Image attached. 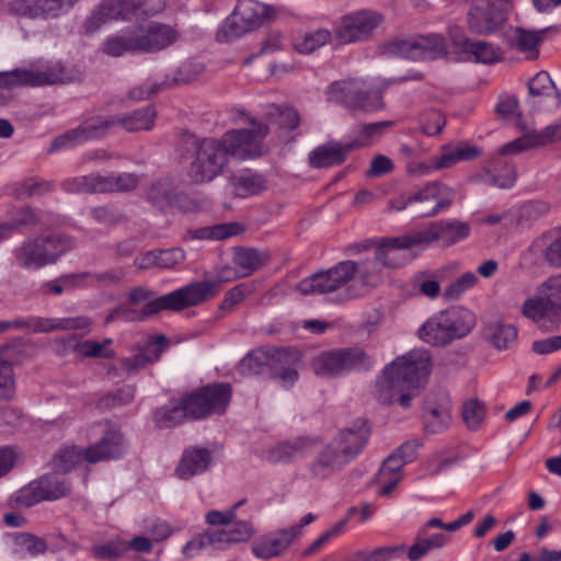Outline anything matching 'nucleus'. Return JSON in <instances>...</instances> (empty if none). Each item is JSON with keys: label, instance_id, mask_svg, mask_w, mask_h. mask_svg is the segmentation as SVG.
Wrapping results in <instances>:
<instances>
[{"label": "nucleus", "instance_id": "nucleus-18", "mask_svg": "<svg viewBox=\"0 0 561 561\" xmlns=\"http://www.w3.org/2000/svg\"><path fill=\"white\" fill-rule=\"evenodd\" d=\"M26 70L28 87L67 84L80 81L83 77L77 67L61 61L35 64Z\"/></svg>", "mask_w": 561, "mask_h": 561}, {"label": "nucleus", "instance_id": "nucleus-33", "mask_svg": "<svg viewBox=\"0 0 561 561\" xmlns=\"http://www.w3.org/2000/svg\"><path fill=\"white\" fill-rule=\"evenodd\" d=\"M210 462L211 455L208 449L194 446L187 447L182 454L175 473L180 479L188 480L196 474L205 472Z\"/></svg>", "mask_w": 561, "mask_h": 561}, {"label": "nucleus", "instance_id": "nucleus-19", "mask_svg": "<svg viewBox=\"0 0 561 561\" xmlns=\"http://www.w3.org/2000/svg\"><path fill=\"white\" fill-rule=\"evenodd\" d=\"M90 320L85 317L53 319L31 317L27 320L0 321V334L14 329H30L34 333L85 329Z\"/></svg>", "mask_w": 561, "mask_h": 561}, {"label": "nucleus", "instance_id": "nucleus-48", "mask_svg": "<svg viewBox=\"0 0 561 561\" xmlns=\"http://www.w3.org/2000/svg\"><path fill=\"white\" fill-rule=\"evenodd\" d=\"M102 194L125 193L135 190L139 183L138 176L134 173H111L101 175Z\"/></svg>", "mask_w": 561, "mask_h": 561}, {"label": "nucleus", "instance_id": "nucleus-6", "mask_svg": "<svg viewBox=\"0 0 561 561\" xmlns=\"http://www.w3.org/2000/svg\"><path fill=\"white\" fill-rule=\"evenodd\" d=\"M72 248L71 239L65 236H48L26 239L14 250L16 264L24 270H38L55 263Z\"/></svg>", "mask_w": 561, "mask_h": 561}, {"label": "nucleus", "instance_id": "nucleus-37", "mask_svg": "<svg viewBox=\"0 0 561 561\" xmlns=\"http://www.w3.org/2000/svg\"><path fill=\"white\" fill-rule=\"evenodd\" d=\"M300 354L296 350L282 348L276 351L272 377L282 381L284 387L293 385L298 379L296 364Z\"/></svg>", "mask_w": 561, "mask_h": 561}, {"label": "nucleus", "instance_id": "nucleus-10", "mask_svg": "<svg viewBox=\"0 0 561 561\" xmlns=\"http://www.w3.org/2000/svg\"><path fill=\"white\" fill-rule=\"evenodd\" d=\"M268 19L270 10L265 4L255 0H239L217 36L220 41H232L260 27Z\"/></svg>", "mask_w": 561, "mask_h": 561}, {"label": "nucleus", "instance_id": "nucleus-39", "mask_svg": "<svg viewBox=\"0 0 561 561\" xmlns=\"http://www.w3.org/2000/svg\"><path fill=\"white\" fill-rule=\"evenodd\" d=\"M201 389L210 415L225 413L232 397L231 386L229 383H210Z\"/></svg>", "mask_w": 561, "mask_h": 561}, {"label": "nucleus", "instance_id": "nucleus-59", "mask_svg": "<svg viewBox=\"0 0 561 561\" xmlns=\"http://www.w3.org/2000/svg\"><path fill=\"white\" fill-rule=\"evenodd\" d=\"M528 149L543 147L561 140V125H550L540 131H529L524 135Z\"/></svg>", "mask_w": 561, "mask_h": 561}, {"label": "nucleus", "instance_id": "nucleus-50", "mask_svg": "<svg viewBox=\"0 0 561 561\" xmlns=\"http://www.w3.org/2000/svg\"><path fill=\"white\" fill-rule=\"evenodd\" d=\"M476 62L494 64L503 58V53L499 46L484 41H472L465 51Z\"/></svg>", "mask_w": 561, "mask_h": 561}, {"label": "nucleus", "instance_id": "nucleus-13", "mask_svg": "<svg viewBox=\"0 0 561 561\" xmlns=\"http://www.w3.org/2000/svg\"><path fill=\"white\" fill-rule=\"evenodd\" d=\"M268 134V126L252 121L251 128L233 129L222 135L230 158L240 160L261 157L265 152L264 138Z\"/></svg>", "mask_w": 561, "mask_h": 561}, {"label": "nucleus", "instance_id": "nucleus-34", "mask_svg": "<svg viewBox=\"0 0 561 561\" xmlns=\"http://www.w3.org/2000/svg\"><path fill=\"white\" fill-rule=\"evenodd\" d=\"M270 261L271 254L267 251L242 247L233 249L232 264L239 270V275L242 277L252 275Z\"/></svg>", "mask_w": 561, "mask_h": 561}, {"label": "nucleus", "instance_id": "nucleus-62", "mask_svg": "<svg viewBox=\"0 0 561 561\" xmlns=\"http://www.w3.org/2000/svg\"><path fill=\"white\" fill-rule=\"evenodd\" d=\"M238 224H221L214 227H205L190 231L192 239H214L222 240L232 236L238 234Z\"/></svg>", "mask_w": 561, "mask_h": 561}, {"label": "nucleus", "instance_id": "nucleus-26", "mask_svg": "<svg viewBox=\"0 0 561 561\" xmlns=\"http://www.w3.org/2000/svg\"><path fill=\"white\" fill-rule=\"evenodd\" d=\"M318 440L309 436H298L277 443L266 450V460L271 463H289L302 458L317 446Z\"/></svg>", "mask_w": 561, "mask_h": 561}, {"label": "nucleus", "instance_id": "nucleus-51", "mask_svg": "<svg viewBox=\"0 0 561 561\" xmlns=\"http://www.w3.org/2000/svg\"><path fill=\"white\" fill-rule=\"evenodd\" d=\"M16 381L13 364L3 357L0 350V401H11L15 398Z\"/></svg>", "mask_w": 561, "mask_h": 561}, {"label": "nucleus", "instance_id": "nucleus-25", "mask_svg": "<svg viewBox=\"0 0 561 561\" xmlns=\"http://www.w3.org/2000/svg\"><path fill=\"white\" fill-rule=\"evenodd\" d=\"M138 51L153 53L161 50L178 39V32L170 25L152 23L147 27L134 28Z\"/></svg>", "mask_w": 561, "mask_h": 561}, {"label": "nucleus", "instance_id": "nucleus-47", "mask_svg": "<svg viewBox=\"0 0 561 561\" xmlns=\"http://www.w3.org/2000/svg\"><path fill=\"white\" fill-rule=\"evenodd\" d=\"M529 95L533 105L538 106L547 98H552L556 93V85L547 71H539L528 82Z\"/></svg>", "mask_w": 561, "mask_h": 561}, {"label": "nucleus", "instance_id": "nucleus-63", "mask_svg": "<svg viewBox=\"0 0 561 561\" xmlns=\"http://www.w3.org/2000/svg\"><path fill=\"white\" fill-rule=\"evenodd\" d=\"M147 197L153 205L163 209L172 205L174 191L169 182L158 181L151 184Z\"/></svg>", "mask_w": 561, "mask_h": 561}, {"label": "nucleus", "instance_id": "nucleus-46", "mask_svg": "<svg viewBox=\"0 0 561 561\" xmlns=\"http://www.w3.org/2000/svg\"><path fill=\"white\" fill-rule=\"evenodd\" d=\"M102 51L112 57H121L125 53L138 51L134 28L130 32L107 37L102 45Z\"/></svg>", "mask_w": 561, "mask_h": 561}, {"label": "nucleus", "instance_id": "nucleus-56", "mask_svg": "<svg viewBox=\"0 0 561 561\" xmlns=\"http://www.w3.org/2000/svg\"><path fill=\"white\" fill-rule=\"evenodd\" d=\"M84 460V449L69 446L60 449L54 458V467L64 473L71 471Z\"/></svg>", "mask_w": 561, "mask_h": 561}, {"label": "nucleus", "instance_id": "nucleus-29", "mask_svg": "<svg viewBox=\"0 0 561 561\" xmlns=\"http://www.w3.org/2000/svg\"><path fill=\"white\" fill-rule=\"evenodd\" d=\"M528 252L541 264L561 270V230L542 233L531 242Z\"/></svg>", "mask_w": 561, "mask_h": 561}, {"label": "nucleus", "instance_id": "nucleus-41", "mask_svg": "<svg viewBox=\"0 0 561 561\" xmlns=\"http://www.w3.org/2000/svg\"><path fill=\"white\" fill-rule=\"evenodd\" d=\"M190 419L186 409L181 400L173 401L168 405L157 409L153 420L159 428H171L182 424Z\"/></svg>", "mask_w": 561, "mask_h": 561}, {"label": "nucleus", "instance_id": "nucleus-52", "mask_svg": "<svg viewBox=\"0 0 561 561\" xmlns=\"http://www.w3.org/2000/svg\"><path fill=\"white\" fill-rule=\"evenodd\" d=\"M488 339L497 350L508 348L517 340V328L513 324H492L489 327Z\"/></svg>", "mask_w": 561, "mask_h": 561}, {"label": "nucleus", "instance_id": "nucleus-45", "mask_svg": "<svg viewBox=\"0 0 561 561\" xmlns=\"http://www.w3.org/2000/svg\"><path fill=\"white\" fill-rule=\"evenodd\" d=\"M116 19L130 20L133 18L152 14L146 5V0H105Z\"/></svg>", "mask_w": 561, "mask_h": 561}, {"label": "nucleus", "instance_id": "nucleus-57", "mask_svg": "<svg viewBox=\"0 0 561 561\" xmlns=\"http://www.w3.org/2000/svg\"><path fill=\"white\" fill-rule=\"evenodd\" d=\"M412 287L419 294L434 299L440 293L438 277L427 271L416 273L412 278Z\"/></svg>", "mask_w": 561, "mask_h": 561}, {"label": "nucleus", "instance_id": "nucleus-3", "mask_svg": "<svg viewBox=\"0 0 561 561\" xmlns=\"http://www.w3.org/2000/svg\"><path fill=\"white\" fill-rule=\"evenodd\" d=\"M242 278L239 270L232 266H222L217 271L214 279L191 283L184 287L175 289L169 294L158 297V299L149 302L144 314H158L160 311H182L190 307L198 306L217 296L221 284Z\"/></svg>", "mask_w": 561, "mask_h": 561}, {"label": "nucleus", "instance_id": "nucleus-15", "mask_svg": "<svg viewBox=\"0 0 561 561\" xmlns=\"http://www.w3.org/2000/svg\"><path fill=\"white\" fill-rule=\"evenodd\" d=\"M116 126L117 119L115 116H98L85 119L77 128L56 137L48 151L54 152L61 148L73 147L84 141L102 138Z\"/></svg>", "mask_w": 561, "mask_h": 561}, {"label": "nucleus", "instance_id": "nucleus-20", "mask_svg": "<svg viewBox=\"0 0 561 561\" xmlns=\"http://www.w3.org/2000/svg\"><path fill=\"white\" fill-rule=\"evenodd\" d=\"M252 533L253 529L249 523L237 520L234 517L225 528L207 531L190 540L184 548V552L191 556L192 550H199L207 545L247 541Z\"/></svg>", "mask_w": 561, "mask_h": 561}, {"label": "nucleus", "instance_id": "nucleus-12", "mask_svg": "<svg viewBox=\"0 0 561 561\" xmlns=\"http://www.w3.org/2000/svg\"><path fill=\"white\" fill-rule=\"evenodd\" d=\"M330 100L352 110L373 111L381 106V95L364 80L347 79L335 81L328 88Z\"/></svg>", "mask_w": 561, "mask_h": 561}, {"label": "nucleus", "instance_id": "nucleus-1", "mask_svg": "<svg viewBox=\"0 0 561 561\" xmlns=\"http://www.w3.org/2000/svg\"><path fill=\"white\" fill-rule=\"evenodd\" d=\"M383 266L374 255L363 261L345 260L301 279L296 290L304 295L341 291V301L364 296L385 278Z\"/></svg>", "mask_w": 561, "mask_h": 561}, {"label": "nucleus", "instance_id": "nucleus-16", "mask_svg": "<svg viewBox=\"0 0 561 561\" xmlns=\"http://www.w3.org/2000/svg\"><path fill=\"white\" fill-rule=\"evenodd\" d=\"M416 245H421L416 232L396 238H380L376 240L374 255L383 268H399L409 262L407 251Z\"/></svg>", "mask_w": 561, "mask_h": 561}, {"label": "nucleus", "instance_id": "nucleus-43", "mask_svg": "<svg viewBox=\"0 0 561 561\" xmlns=\"http://www.w3.org/2000/svg\"><path fill=\"white\" fill-rule=\"evenodd\" d=\"M548 31H556V27H549L540 31L517 28L513 37V46L520 53L529 54V58H537L538 46L542 41V34Z\"/></svg>", "mask_w": 561, "mask_h": 561}, {"label": "nucleus", "instance_id": "nucleus-49", "mask_svg": "<svg viewBox=\"0 0 561 561\" xmlns=\"http://www.w3.org/2000/svg\"><path fill=\"white\" fill-rule=\"evenodd\" d=\"M333 33L327 28H319L297 36L294 41L295 48L302 54H310L324 46L332 39Z\"/></svg>", "mask_w": 561, "mask_h": 561}, {"label": "nucleus", "instance_id": "nucleus-36", "mask_svg": "<svg viewBox=\"0 0 561 561\" xmlns=\"http://www.w3.org/2000/svg\"><path fill=\"white\" fill-rule=\"evenodd\" d=\"M185 260V252L180 248L167 250H152L136 259V265L140 270L172 268Z\"/></svg>", "mask_w": 561, "mask_h": 561}, {"label": "nucleus", "instance_id": "nucleus-4", "mask_svg": "<svg viewBox=\"0 0 561 561\" xmlns=\"http://www.w3.org/2000/svg\"><path fill=\"white\" fill-rule=\"evenodd\" d=\"M520 313L542 332L558 331L561 327V273L540 283L536 293L523 302Z\"/></svg>", "mask_w": 561, "mask_h": 561}, {"label": "nucleus", "instance_id": "nucleus-28", "mask_svg": "<svg viewBox=\"0 0 561 561\" xmlns=\"http://www.w3.org/2000/svg\"><path fill=\"white\" fill-rule=\"evenodd\" d=\"M346 465L347 462L341 458L336 449L328 444L319 455L307 465L304 478L308 481H323L341 471Z\"/></svg>", "mask_w": 561, "mask_h": 561}, {"label": "nucleus", "instance_id": "nucleus-44", "mask_svg": "<svg viewBox=\"0 0 561 561\" xmlns=\"http://www.w3.org/2000/svg\"><path fill=\"white\" fill-rule=\"evenodd\" d=\"M61 187L70 194H102L100 173H91L68 179L62 182Z\"/></svg>", "mask_w": 561, "mask_h": 561}, {"label": "nucleus", "instance_id": "nucleus-9", "mask_svg": "<svg viewBox=\"0 0 561 561\" xmlns=\"http://www.w3.org/2000/svg\"><path fill=\"white\" fill-rule=\"evenodd\" d=\"M371 357L358 347L323 352L311 362L312 370L321 377H333L354 369H368Z\"/></svg>", "mask_w": 561, "mask_h": 561}, {"label": "nucleus", "instance_id": "nucleus-14", "mask_svg": "<svg viewBox=\"0 0 561 561\" xmlns=\"http://www.w3.org/2000/svg\"><path fill=\"white\" fill-rule=\"evenodd\" d=\"M69 481L56 473L45 474L22 488L15 497L19 505L31 507L43 501H54L70 493Z\"/></svg>", "mask_w": 561, "mask_h": 561}, {"label": "nucleus", "instance_id": "nucleus-8", "mask_svg": "<svg viewBox=\"0 0 561 561\" xmlns=\"http://www.w3.org/2000/svg\"><path fill=\"white\" fill-rule=\"evenodd\" d=\"M454 199V192L447 185L433 182L426 184L408 197L401 196L391 201V207L397 210L409 208L416 217H431L442 209L449 207Z\"/></svg>", "mask_w": 561, "mask_h": 561}, {"label": "nucleus", "instance_id": "nucleus-23", "mask_svg": "<svg viewBox=\"0 0 561 561\" xmlns=\"http://www.w3.org/2000/svg\"><path fill=\"white\" fill-rule=\"evenodd\" d=\"M416 233L420 244L439 241L443 245L449 247L466 239L470 233V226L460 220H440L432 222Z\"/></svg>", "mask_w": 561, "mask_h": 561}, {"label": "nucleus", "instance_id": "nucleus-22", "mask_svg": "<svg viewBox=\"0 0 561 561\" xmlns=\"http://www.w3.org/2000/svg\"><path fill=\"white\" fill-rule=\"evenodd\" d=\"M450 404V398L444 390L426 396L423 407V422L426 432L436 434L447 430L451 419Z\"/></svg>", "mask_w": 561, "mask_h": 561}, {"label": "nucleus", "instance_id": "nucleus-60", "mask_svg": "<svg viewBox=\"0 0 561 561\" xmlns=\"http://www.w3.org/2000/svg\"><path fill=\"white\" fill-rule=\"evenodd\" d=\"M268 117L283 129L293 130L299 126L300 116L297 110L290 106L273 105Z\"/></svg>", "mask_w": 561, "mask_h": 561}, {"label": "nucleus", "instance_id": "nucleus-17", "mask_svg": "<svg viewBox=\"0 0 561 561\" xmlns=\"http://www.w3.org/2000/svg\"><path fill=\"white\" fill-rule=\"evenodd\" d=\"M393 48L401 57L414 61L434 60L447 55L446 41L439 34L401 39L393 43Z\"/></svg>", "mask_w": 561, "mask_h": 561}, {"label": "nucleus", "instance_id": "nucleus-27", "mask_svg": "<svg viewBox=\"0 0 561 561\" xmlns=\"http://www.w3.org/2000/svg\"><path fill=\"white\" fill-rule=\"evenodd\" d=\"M204 67L199 64L193 65L187 64L183 65L176 76L172 78L171 81L168 79L157 82V81H147L139 87H135L129 91V98L136 101H141L150 98L151 95L158 93L159 91L170 88L173 84L180 83H190L198 78V76L203 72Z\"/></svg>", "mask_w": 561, "mask_h": 561}, {"label": "nucleus", "instance_id": "nucleus-32", "mask_svg": "<svg viewBox=\"0 0 561 561\" xmlns=\"http://www.w3.org/2000/svg\"><path fill=\"white\" fill-rule=\"evenodd\" d=\"M360 144H341L335 141L327 142L317 147L309 156V164L312 168H329L344 162L346 156L355 148L364 146Z\"/></svg>", "mask_w": 561, "mask_h": 561}, {"label": "nucleus", "instance_id": "nucleus-54", "mask_svg": "<svg viewBox=\"0 0 561 561\" xmlns=\"http://www.w3.org/2000/svg\"><path fill=\"white\" fill-rule=\"evenodd\" d=\"M405 552V545L385 546L371 551H356L353 561H391L402 557Z\"/></svg>", "mask_w": 561, "mask_h": 561}, {"label": "nucleus", "instance_id": "nucleus-38", "mask_svg": "<svg viewBox=\"0 0 561 561\" xmlns=\"http://www.w3.org/2000/svg\"><path fill=\"white\" fill-rule=\"evenodd\" d=\"M232 192L238 197H249L265 191L267 187L266 179L251 170H243L230 178Z\"/></svg>", "mask_w": 561, "mask_h": 561}, {"label": "nucleus", "instance_id": "nucleus-55", "mask_svg": "<svg viewBox=\"0 0 561 561\" xmlns=\"http://www.w3.org/2000/svg\"><path fill=\"white\" fill-rule=\"evenodd\" d=\"M111 343V339H105L102 342L85 340L76 343L73 350L82 357L112 358L114 356V351L108 347Z\"/></svg>", "mask_w": 561, "mask_h": 561}, {"label": "nucleus", "instance_id": "nucleus-42", "mask_svg": "<svg viewBox=\"0 0 561 561\" xmlns=\"http://www.w3.org/2000/svg\"><path fill=\"white\" fill-rule=\"evenodd\" d=\"M115 117L117 119V126H122L129 133L149 130L153 127L156 112L152 107L147 106L136 110L130 114L116 115Z\"/></svg>", "mask_w": 561, "mask_h": 561}, {"label": "nucleus", "instance_id": "nucleus-61", "mask_svg": "<svg viewBox=\"0 0 561 561\" xmlns=\"http://www.w3.org/2000/svg\"><path fill=\"white\" fill-rule=\"evenodd\" d=\"M112 20H116V18L106 1L103 0L84 21V32L87 35H92Z\"/></svg>", "mask_w": 561, "mask_h": 561}, {"label": "nucleus", "instance_id": "nucleus-31", "mask_svg": "<svg viewBox=\"0 0 561 561\" xmlns=\"http://www.w3.org/2000/svg\"><path fill=\"white\" fill-rule=\"evenodd\" d=\"M299 535V527H290L263 536L252 546L257 558L270 559L279 556L290 542Z\"/></svg>", "mask_w": 561, "mask_h": 561}, {"label": "nucleus", "instance_id": "nucleus-53", "mask_svg": "<svg viewBox=\"0 0 561 561\" xmlns=\"http://www.w3.org/2000/svg\"><path fill=\"white\" fill-rule=\"evenodd\" d=\"M9 11L14 15L28 19L48 16L44 0H13L9 4Z\"/></svg>", "mask_w": 561, "mask_h": 561}, {"label": "nucleus", "instance_id": "nucleus-40", "mask_svg": "<svg viewBox=\"0 0 561 561\" xmlns=\"http://www.w3.org/2000/svg\"><path fill=\"white\" fill-rule=\"evenodd\" d=\"M404 466L403 460L397 455H390L382 462L377 474V481L381 484L380 495H389L401 480V468Z\"/></svg>", "mask_w": 561, "mask_h": 561}, {"label": "nucleus", "instance_id": "nucleus-21", "mask_svg": "<svg viewBox=\"0 0 561 561\" xmlns=\"http://www.w3.org/2000/svg\"><path fill=\"white\" fill-rule=\"evenodd\" d=\"M370 430L364 420L344 428L329 443L347 463L355 459L367 444Z\"/></svg>", "mask_w": 561, "mask_h": 561}, {"label": "nucleus", "instance_id": "nucleus-5", "mask_svg": "<svg viewBox=\"0 0 561 561\" xmlns=\"http://www.w3.org/2000/svg\"><path fill=\"white\" fill-rule=\"evenodd\" d=\"M476 325L474 314L465 308H450L431 317L419 330V337L431 345L444 346L468 335Z\"/></svg>", "mask_w": 561, "mask_h": 561}, {"label": "nucleus", "instance_id": "nucleus-2", "mask_svg": "<svg viewBox=\"0 0 561 561\" xmlns=\"http://www.w3.org/2000/svg\"><path fill=\"white\" fill-rule=\"evenodd\" d=\"M432 369L427 351H412L388 365L376 382V394L381 403H399L407 409L416 396L419 387Z\"/></svg>", "mask_w": 561, "mask_h": 561}, {"label": "nucleus", "instance_id": "nucleus-58", "mask_svg": "<svg viewBox=\"0 0 561 561\" xmlns=\"http://www.w3.org/2000/svg\"><path fill=\"white\" fill-rule=\"evenodd\" d=\"M202 389H197L185 393L181 397V400L186 409L188 417L191 420H201L210 415L207 404H205Z\"/></svg>", "mask_w": 561, "mask_h": 561}, {"label": "nucleus", "instance_id": "nucleus-64", "mask_svg": "<svg viewBox=\"0 0 561 561\" xmlns=\"http://www.w3.org/2000/svg\"><path fill=\"white\" fill-rule=\"evenodd\" d=\"M127 551V541L112 540L104 545H95L91 548L92 556L101 560H116Z\"/></svg>", "mask_w": 561, "mask_h": 561}, {"label": "nucleus", "instance_id": "nucleus-7", "mask_svg": "<svg viewBox=\"0 0 561 561\" xmlns=\"http://www.w3.org/2000/svg\"><path fill=\"white\" fill-rule=\"evenodd\" d=\"M229 159L228 148L222 137L196 140L190 175L196 183H208L224 173Z\"/></svg>", "mask_w": 561, "mask_h": 561}, {"label": "nucleus", "instance_id": "nucleus-24", "mask_svg": "<svg viewBox=\"0 0 561 561\" xmlns=\"http://www.w3.org/2000/svg\"><path fill=\"white\" fill-rule=\"evenodd\" d=\"M125 454V439L119 430H107L94 444L84 449V461L96 463L121 458Z\"/></svg>", "mask_w": 561, "mask_h": 561}, {"label": "nucleus", "instance_id": "nucleus-35", "mask_svg": "<svg viewBox=\"0 0 561 561\" xmlns=\"http://www.w3.org/2000/svg\"><path fill=\"white\" fill-rule=\"evenodd\" d=\"M482 154L480 147L468 142H450L440 147L437 153L442 169H449L462 161H472Z\"/></svg>", "mask_w": 561, "mask_h": 561}, {"label": "nucleus", "instance_id": "nucleus-30", "mask_svg": "<svg viewBox=\"0 0 561 561\" xmlns=\"http://www.w3.org/2000/svg\"><path fill=\"white\" fill-rule=\"evenodd\" d=\"M505 20V11L494 3H490L485 8L476 7L468 13L469 30L480 35L497 31Z\"/></svg>", "mask_w": 561, "mask_h": 561}, {"label": "nucleus", "instance_id": "nucleus-11", "mask_svg": "<svg viewBox=\"0 0 561 561\" xmlns=\"http://www.w3.org/2000/svg\"><path fill=\"white\" fill-rule=\"evenodd\" d=\"M383 22V16L373 10H358L340 18L333 28L337 44L346 45L369 39Z\"/></svg>", "mask_w": 561, "mask_h": 561}]
</instances>
